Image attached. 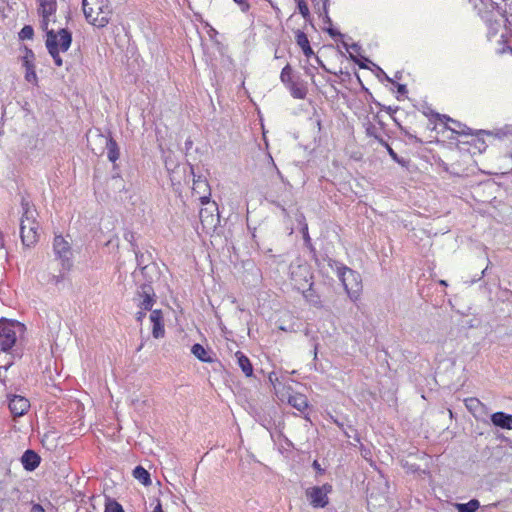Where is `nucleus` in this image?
<instances>
[{
  "mask_svg": "<svg viewBox=\"0 0 512 512\" xmlns=\"http://www.w3.org/2000/svg\"><path fill=\"white\" fill-rule=\"evenodd\" d=\"M23 213L20 220V237L23 246L30 248L39 240V223L37 211L26 199H22Z\"/></svg>",
  "mask_w": 512,
  "mask_h": 512,
  "instance_id": "obj_1",
  "label": "nucleus"
},
{
  "mask_svg": "<svg viewBox=\"0 0 512 512\" xmlns=\"http://www.w3.org/2000/svg\"><path fill=\"white\" fill-rule=\"evenodd\" d=\"M83 12L87 21L97 27H105L110 20L112 10L108 0H82Z\"/></svg>",
  "mask_w": 512,
  "mask_h": 512,
  "instance_id": "obj_2",
  "label": "nucleus"
},
{
  "mask_svg": "<svg viewBox=\"0 0 512 512\" xmlns=\"http://www.w3.org/2000/svg\"><path fill=\"white\" fill-rule=\"evenodd\" d=\"M45 31L47 33L46 46L48 52L52 56L55 64L60 67L63 61L59 53L66 52L70 48L72 42L71 33L66 29H60L58 32H55L54 29L48 28Z\"/></svg>",
  "mask_w": 512,
  "mask_h": 512,
  "instance_id": "obj_3",
  "label": "nucleus"
},
{
  "mask_svg": "<svg viewBox=\"0 0 512 512\" xmlns=\"http://www.w3.org/2000/svg\"><path fill=\"white\" fill-rule=\"evenodd\" d=\"M290 279L298 291H301L302 293L310 291L312 286V273L309 265L302 263L299 260L291 263Z\"/></svg>",
  "mask_w": 512,
  "mask_h": 512,
  "instance_id": "obj_4",
  "label": "nucleus"
},
{
  "mask_svg": "<svg viewBox=\"0 0 512 512\" xmlns=\"http://www.w3.org/2000/svg\"><path fill=\"white\" fill-rule=\"evenodd\" d=\"M23 325L10 321H0V350L8 353L17 341L16 329L21 330Z\"/></svg>",
  "mask_w": 512,
  "mask_h": 512,
  "instance_id": "obj_5",
  "label": "nucleus"
},
{
  "mask_svg": "<svg viewBox=\"0 0 512 512\" xmlns=\"http://www.w3.org/2000/svg\"><path fill=\"white\" fill-rule=\"evenodd\" d=\"M340 277L349 297L354 301L357 300L362 289L360 275L352 269L344 268Z\"/></svg>",
  "mask_w": 512,
  "mask_h": 512,
  "instance_id": "obj_6",
  "label": "nucleus"
},
{
  "mask_svg": "<svg viewBox=\"0 0 512 512\" xmlns=\"http://www.w3.org/2000/svg\"><path fill=\"white\" fill-rule=\"evenodd\" d=\"M331 490V485L324 484L306 489L305 495L312 507L324 508L329 503L328 494Z\"/></svg>",
  "mask_w": 512,
  "mask_h": 512,
  "instance_id": "obj_7",
  "label": "nucleus"
},
{
  "mask_svg": "<svg viewBox=\"0 0 512 512\" xmlns=\"http://www.w3.org/2000/svg\"><path fill=\"white\" fill-rule=\"evenodd\" d=\"M203 205L205 207L201 208L199 212L200 222L204 229H213L219 223L217 204L214 201H209Z\"/></svg>",
  "mask_w": 512,
  "mask_h": 512,
  "instance_id": "obj_8",
  "label": "nucleus"
},
{
  "mask_svg": "<svg viewBox=\"0 0 512 512\" xmlns=\"http://www.w3.org/2000/svg\"><path fill=\"white\" fill-rule=\"evenodd\" d=\"M57 9L56 0H38V14L41 17V28L47 30L50 22H55Z\"/></svg>",
  "mask_w": 512,
  "mask_h": 512,
  "instance_id": "obj_9",
  "label": "nucleus"
},
{
  "mask_svg": "<svg viewBox=\"0 0 512 512\" xmlns=\"http://www.w3.org/2000/svg\"><path fill=\"white\" fill-rule=\"evenodd\" d=\"M53 248L55 254L61 260L62 266L69 269L72 265L70 244L61 235H57L53 241Z\"/></svg>",
  "mask_w": 512,
  "mask_h": 512,
  "instance_id": "obj_10",
  "label": "nucleus"
},
{
  "mask_svg": "<svg viewBox=\"0 0 512 512\" xmlns=\"http://www.w3.org/2000/svg\"><path fill=\"white\" fill-rule=\"evenodd\" d=\"M93 141L97 142L100 145H104L107 149V157L111 162H115L119 158V148L117 143L109 137H106L103 134L96 133L92 137Z\"/></svg>",
  "mask_w": 512,
  "mask_h": 512,
  "instance_id": "obj_11",
  "label": "nucleus"
},
{
  "mask_svg": "<svg viewBox=\"0 0 512 512\" xmlns=\"http://www.w3.org/2000/svg\"><path fill=\"white\" fill-rule=\"evenodd\" d=\"M137 295L139 308L144 311H151L155 296L153 288L150 285H142Z\"/></svg>",
  "mask_w": 512,
  "mask_h": 512,
  "instance_id": "obj_12",
  "label": "nucleus"
},
{
  "mask_svg": "<svg viewBox=\"0 0 512 512\" xmlns=\"http://www.w3.org/2000/svg\"><path fill=\"white\" fill-rule=\"evenodd\" d=\"M192 191L193 194L199 196L201 204H205L210 201L211 192L206 179H203L200 176H198V178L194 177Z\"/></svg>",
  "mask_w": 512,
  "mask_h": 512,
  "instance_id": "obj_13",
  "label": "nucleus"
},
{
  "mask_svg": "<svg viewBox=\"0 0 512 512\" xmlns=\"http://www.w3.org/2000/svg\"><path fill=\"white\" fill-rule=\"evenodd\" d=\"M152 323V335L154 338H162L165 335L164 319L161 310H152L150 314Z\"/></svg>",
  "mask_w": 512,
  "mask_h": 512,
  "instance_id": "obj_14",
  "label": "nucleus"
},
{
  "mask_svg": "<svg viewBox=\"0 0 512 512\" xmlns=\"http://www.w3.org/2000/svg\"><path fill=\"white\" fill-rule=\"evenodd\" d=\"M34 54L31 50L26 51L23 57V66L25 68V80L33 85H37L38 77L35 72V66L33 64Z\"/></svg>",
  "mask_w": 512,
  "mask_h": 512,
  "instance_id": "obj_15",
  "label": "nucleus"
},
{
  "mask_svg": "<svg viewBox=\"0 0 512 512\" xmlns=\"http://www.w3.org/2000/svg\"><path fill=\"white\" fill-rule=\"evenodd\" d=\"M29 406V401L22 396L15 395L9 401V409L14 416H22Z\"/></svg>",
  "mask_w": 512,
  "mask_h": 512,
  "instance_id": "obj_16",
  "label": "nucleus"
},
{
  "mask_svg": "<svg viewBox=\"0 0 512 512\" xmlns=\"http://www.w3.org/2000/svg\"><path fill=\"white\" fill-rule=\"evenodd\" d=\"M464 404L467 410L476 418L486 411V406L476 397L464 399Z\"/></svg>",
  "mask_w": 512,
  "mask_h": 512,
  "instance_id": "obj_17",
  "label": "nucleus"
},
{
  "mask_svg": "<svg viewBox=\"0 0 512 512\" xmlns=\"http://www.w3.org/2000/svg\"><path fill=\"white\" fill-rule=\"evenodd\" d=\"M492 423L503 429H512V414H506L504 412H496L491 416Z\"/></svg>",
  "mask_w": 512,
  "mask_h": 512,
  "instance_id": "obj_18",
  "label": "nucleus"
},
{
  "mask_svg": "<svg viewBox=\"0 0 512 512\" xmlns=\"http://www.w3.org/2000/svg\"><path fill=\"white\" fill-rule=\"evenodd\" d=\"M21 462L28 471H33L40 464V457L32 450H26L22 455Z\"/></svg>",
  "mask_w": 512,
  "mask_h": 512,
  "instance_id": "obj_19",
  "label": "nucleus"
},
{
  "mask_svg": "<svg viewBox=\"0 0 512 512\" xmlns=\"http://www.w3.org/2000/svg\"><path fill=\"white\" fill-rule=\"evenodd\" d=\"M286 88L290 91V94L295 99H304L307 95V87L303 82L293 81Z\"/></svg>",
  "mask_w": 512,
  "mask_h": 512,
  "instance_id": "obj_20",
  "label": "nucleus"
},
{
  "mask_svg": "<svg viewBox=\"0 0 512 512\" xmlns=\"http://www.w3.org/2000/svg\"><path fill=\"white\" fill-rule=\"evenodd\" d=\"M235 357H236L237 363H238L239 367L241 368L242 372L244 373V375L246 377L253 376V367H252V364H251L250 360L248 359V357L245 356L241 351H237L235 353Z\"/></svg>",
  "mask_w": 512,
  "mask_h": 512,
  "instance_id": "obj_21",
  "label": "nucleus"
},
{
  "mask_svg": "<svg viewBox=\"0 0 512 512\" xmlns=\"http://www.w3.org/2000/svg\"><path fill=\"white\" fill-rule=\"evenodd\" d=\"M288 402L291 406L296 408L299 411H303L307 408L308 402L305 395L300 393H295L293 395H290Z\"/></svg>",
  "mask_w": 512,
  "mask_h": 512,
  "instance_id": "obj_22",
  "label": "nucleus"
},
{
  "mask_svg": "<svg viewBox=\"0 0 512 512\" xmlns=\"http://www.w3.org/2000/svg\"><path fill=\"white\" fill-rule=\"evenodd\" d=\"M454 506L458 512H476L480 507V502L477 499H472L467 503H456Z\"/></svg>",
  "mask_w": 512,
  "mask_h": 512,
  "instance_id": "obj_23",
  "label": "nucleus"
},
{
  "mask_svg": "<svg viewBox=\"0 0 512 512\" xmlns=\"http://www.w3.org/2000/svg\"><path fill=\"white\" fill-rule=\"evenodd\" d=\"M192 354L203 362H211L212 359L208 355L207 350L200 344H194L191 348Z\"/></svg>",
  "mask_w": 512,
  "mask_h": 512,
  "instance_id": "obj_24",
  "label": "nucleus"
},
{
  "mask_svg": "<svg viewBox=\"0 0 512 512\" xmlns=\"http://www.w3.org/2000/svg\"><path fill=\"white\" fill-rule=\"evenodd\" d=\"M443 118L446 121L451 122L453 124V126L448 127L451 131L458 134H471V129H469L465 125H462L460 122L453 120L447 116H443Z\"/></svg>",
  "mask_w": 512,
  "mask_h": 512,
  "instance_id": "obj_25",
  "label": "nucleus"
},
{
  "mask_svg": "<svg viewBox=\"0 0 512 512\" xmlns=\"http://www.w3.org/2000/svg\"><path fill=\"white\" fill-rule=\"evenodd\" d=\"M133 475L137 480H139L144 485H149L151 483L150 474L141 466H137L134 469Z\"/></svg>",
  "mask_w": 512,
  "mask_h": 512,
  "instance_id": "obj_26",
  "label": "nucleus"
},
{
  "mask_svg": "<svg viewBox=\"0 0 512 512\" xmlns=\"http://www.w3.org/2000/svg\"><path fill=\"white\" fill-rule=\"evenodd\" d=\"M292 74V67L289 64H287L280 73V80L285 86L289 85L294 81Z\"/></svg>",
  "mask_w": 512,
  "mask_h": 512,
  "instance_id": "obj_27",
  "label": "nucleus"
},
{
  "mask_svg": "<svg viewBox=\"0 0 512 512\" xmlns=\"http://www.w3.org/2000/svg\"><path fill=\"white\" fill-rule=\"evenodd\" d=\"M105 512H124V510L117 501L108 499L105 504Z\"/></svg>",
  "mask_w": 512,
  "mask_h": 512,
  "instance_id": "obj_28",
  "label": "nucleus"
},
{
  "mask_svg": "<svg viewBox=\"0 0 512 512\" xmlns=\"http://www.w3.org/2000/svg\"><path fill=\"white\" fill-rule=\"evenodd\" d=\"M297 3L299 13L303 18L307 19L310 16V11L305 0H294Z\"/></svg>",
  "mask_w": 512,
  "mask_h": 512,
  "instance_id": "obj_29",
  "label": "nucleus"
},
{
  "mask_svg": "<svg viewBox=\"0 0 512 512\" xmlns=\"http://www.w3.org/2000/svg\"><path fill=\"white\" fill-rule=\"evenodd\" d=\"M296 42L301 48H304L305 46H307V44H309V40L306 34L302 31H297Z\"/></svg>",
  "mask_w": 512,
  "mask_h": 512,
  "instance_id": "obj_30",
  "label": "nucleus"
},
{
  "mask_svg": "<svg viewBox=\"0 0 512 512\" xmlns=\"http://www.w3.org/2000/svg\"><path fill=\"white\" fill-rule=\"evenodd\" d=\"M33 34H34V31L31 26H24L21 29L19 36L21 39H31L33 37Z\"/></svg>",
  "mask_w": 512,
  "mask_h": 512,
  "instance_id": "obj_31",
  "label": "nucleus"
},
{
  "mask_svg": "<svg viewBox=\"0 0 512 512\" xmlns=\"http://www.w3.org/2000/svg\"><path fill=\"white\" fill-rule=\"evenodd\" d=\"M6 356L0 355V368H4L7 370L13 364V358L10 356L7 360H5Z\"/></svg>",
  "mask_w": 512,
  "mask_h": 512,
  "instance_id": "obj_32",
  "label": "nucleus"
},
{
  "mask_svg": "<svg viewBox=\"0 0 512 512\" xmlns=\"http://www.w3.org/2000/svg\"><path fill=\"white\" fill-rule=\"evenodd\" d=\"M302 50H303V53L305 54V56H307V57H310L313 54V50L311 49L310 44H307V46L302 48Z\"/></svg>",
  "mask_w": 512,
  "mask_h": 512,
  "instance_id": "obj_33",
  "label": "nucleus"
},
{
  "mask_svg": "<svg viewBox=\"0 0 512 512\" xmlns=\"http://www.w3.org/2000/svg\"><path fill=\"white\" fill-rule=\"evenodd\" d=\"M145 314L146 311L140 309V311L136 313V319L141 322L142 319L145 317Z\"/></svg>",
  "mask_w": 512,
  "mask_h": 512,
  "instance_id": "obj_34",
  "label": "nucleus"
},
{
  "mask_svg": "<svg viewBox=\"0 0 512 512\" xmlns=\"http://www.w3.org/2000/svg\"><path fill=\"white\" fill-rule=\"evenodd\" d=\"M31 512H44V509L41 505L35 504L33 505Z\"/></svg>",
  "mask_w": 512,
  "mask_h": 512,
  "instance_id": "obj_35",
  "label": "nucleus"
},
{
  "mask_svg": "<svg viewBox=\"0 0 512 512\" xmlns=\"http://www.w3.org/2000/svg\"><path fill=\"white\" fill-rule=\"evenodd\" d=\"M153 512H163L162 505L159 500H158L157 505L155 506Z\"/></svg>",
  "mask_w": 512,
  "mask_h": 512,
  "instance_id": "obj_36",
  "label": "nucleus"
},
{
  "mask_svg": "<svg viewBox=\"0 0 512 512\" xmlns=\"http://www.w3.org/2000/svg\"><path fill=\"white\" fill-rule=\"evenodd\" d=\"M236 3L238 4H241L242 5V10H246L248 8V5L246 3L243 2V0H234Z\"/></svg>",
  "mask_w": 512,
  "mask_h": 512,
  "instance_id": "obj_37",
  "label": "nucleus"
},
{
  "mask_svg": "<svg viewBox=\"0 0 512 512\" xmlns=\"http://www.w3.org/2000/svg\"><path fill=\"white\" fill-rule=\"evenodd\" d=\"M388 150H389L390 155H391L393 158H396V154H395V152H394L391 148H388Z\"/></svg>",
  "mask_w": 512,
  "mask_h": 512,
  "instance_id": "obj_38",
  "label": "nucleus"
},
{
  "mask_svg": "<svg viewBox=\"0 0 512 512\" xmlns=\"http://www.w3.org/2000/svg\"><path fill=\"white\" fill-rule=\"evenodd\" d=\"M482 134L490 135V133H489V132H486V131H483V130H481V131H479V132L477 133V135H482Z\"/></svg>",
  "mask_w": 512,
  "mask_h": 512,
  "instance_id": "obj_39",
  "label": "nucleus"
},
{
  "mask_svg": "<svg viewBox=\"0 0 512 512\" xmlns=\"http://www.w3.org/2000/svg\"><path fill=\"white\" fill-rule=\"evenodd\" d=\"M313 466H314V468H316V469H320V466H319V464H318V462H317V461H314Z\"/></svg>",
  "mask_w": 512,
  "mask_h": 512,
  "instance_id": "obj_40",
  "label": "nucleus"
},
{
  "mask_svg": "<svg viewBox=\"0 0 512 512\" xmlns=\"http://www.w3.org/2000/svg\"><path fill=\"white\" fill-rule=\"evenodd\" d=\"M314 356L315 357L317 356V347H315V349H314Z\"/></svg>",
  "mask_w": 512,
  "mask_h": 512,
  "instance_id": "obj_41",
  "label": "nucleus"
},
{
  "mask_svg": "<svg viewBox=\"0 0 512 512\" xmlns=\"http://www.w3.org/2000/svg\"><path fill=\"white\" fill-rule=\"evenodd\" d=\"M403 90H404V86H400L399 91H403Z\"/></svg>",
  "mask_w": 512,
  "mask_h": 512,
  "instance_id": "obj_42",
  "label": "nucleus"
},
{
  "mask_svg": "<svg viewBox=\"0 0 512 512\" xmlns=\"http://www.w3.org/2000/svg\"><path fill=\"white\" fill-rule=\"evenodd\" d=\"M440 283H441L442 285H446V282H445V281H443V280H442V281H440Z\"/></svg>",
  "mask_w": 512,
  "mask_h": 512,
  "instance_id": "obj_43",
  "label": "nucleus"
}]
</instances>
